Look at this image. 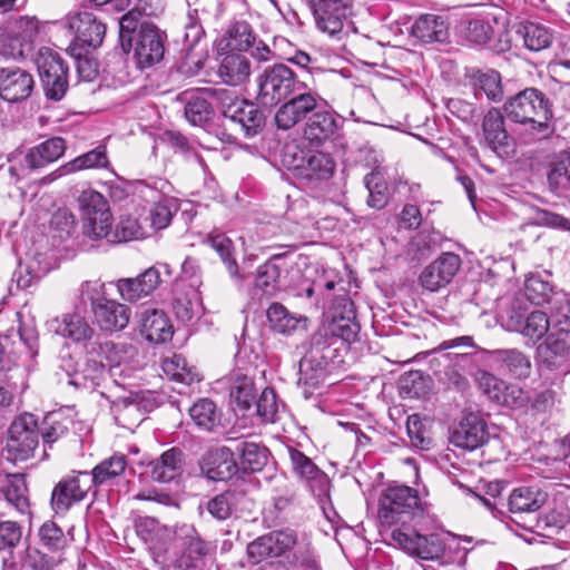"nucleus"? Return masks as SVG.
Returning <instances> with one entry per match:
<instances>
[{
	"label": "nucleus",
	"instance_id": "9",
	"mask_svg": "<svg viewBox=\"0 0 570 570\" xmlns=\"http://www.w3.org/2000/svg\"><path fill=\"white\" fill-rule=\"evenodd\" d=\"M166 35L151 22H141L132 42L134 57L141 69L160 62L165 55Z\"/></svg>",
	"mask_w": 570,
	"mask_h": 570
},
{
	"label": "nucleus",
	"instance_id": "2",
	"mask_svg": "<svg viewBox=\"0 0 570 570\" xmlns=\"http://www.w3.org/2000/svg\"><path fill=\"white\" fill-rule=\"evenodd\" d=\"M537 333H570V295L548 281H537Z\"/></svg>",
	"mask_w": 570,
	"mask_h": 570
},
{
	"label": "nucleus",
	"instance_id": "38",
	"mask_svg": "<svg viewBox=\"0 0 570 570\" xmlns=\"http://www.w3.org/2000/svg\"><path fill=\"white\" fill-rule=\"evenodd\" d=\"M271 328L279 334L291 335L297 330L306 327V317L296 316L281 303H272L266 311Z\"/></svg>",
	"mask_w": 570,
	"mask_h": 570
},
{
	"label": "nucleus",
	"instance_id": "47",
	"mask_svg": "<svg viewBox=\"0 0 570 570\" xmlns=\"http://www.w3.org/2000/svg\"><path fill=\"white\" fill-rule=\"evenodd\" d=\"M255 38L249 23L237 21L227 31V47L232 50L246 51L255 45Z\"/></svg>",
	"mask_w": 570,
	"mask_h": 570
},
{
	"label": "nucleus",
	"instance_id": "39",
	"mask_svg": "<svg viewBox=\"0 0 570 570\" xmlns=\"http://www.w3.org/2000/svg\"><path fill=\"white\" fill-rule=\"evenodd\" d=\"M412 35L422 42H442L448 38V24L443 17L422 14L412 26Z\"/></svg>",
	"mask_w": 570,
	"mask_h": 570
},
{
	"label": "nucleus",
	"instance_id": "33",
	"mask_svg": "<svg viewBox=\"0 0 570 570\" xmlns=\"http://www.w3.org/2000/svg\"><path fill=\"white\" fill-rule=\"evenodd\" d=\"M0 499H3L19 513H29L30 502L24 475L20 473L7 474L4 480L0 482Z\"/></svg>",
	"mask_w": 570,
	"mask_h": 570
},
{
	"label": "nucleus",
	"instance_id": "21",
	"mask_svg": "<svg viewBox=\"0 0 570 570\" xmlns=\"http://www.w3.org/2000/svg\"><path fill=\"white\" fill-rule=\"evenodd\" d=\"M482 129L489 148L500 157L512 151L511 139L504 128V118L497 108H491L483 118Z\"/></svg>",
	"mask_w": 570,
	"mask_h": 570
},
{
	"label": "nucleus",
	"instance_id": "35",
	"mask_svg": "<svg viewBox=\"0 0 570 570\" xmlns=\"http://www.w3.org/2000/svg\"><path fill=\"white\" fill-rule=\"evenodd\" d=\"M50 330L75 342L86 343L94 336V328L79 315L65 314L49 322Z\"/></svg>",
	"mask_w": 570,
	"mask_h": 570
},
{
	"label": "nucleus",
	"instance_id": "30",
	"mask_svg": "<svg viewBox=\"0 0 570 570\" xmlns=\"http://www.w3.org/2000/svg\"><path fill=\"white\" fill-rule=\"evenodd\" d=\"M92 314L100 328L108 332L124 330L130 320L128 306L108 298L97 304Z\"/></svg>",
	"mask_w": 570,
	"mask_h": 570
},
{
	"label": "nucleus",
	"instance_id": "63",
	"mask_svg": "<svg viewBox=\"0 0 570 570\" xmlns=\"http://www.w3.org/2000/svg\"><path fill=\"white\" fill-rule=\"evenodd\" d=\"M288 455L293 471L304 481L321 470L308 456L295 448H288Z\"/></svg>",
	"mask_w": 570,
	"mask_h": 570
},
{
	"label": "nucleus",
	"instance_id": "6",
	"mask_svg": "<svg viewBox=\"0 0 570 570\" xmlns=\"http://www.w3.org/2000/svg\"><path fill=\"white\" fill-rule=\"evenodd\" d=\"M81 216L85 219V233L91 238L109 237L112 215L107 199L98 191L83 190L78 198Z\"/></svg>",
	"mask_w": 570,
	"mask_h": 570
},
{
	"label": "nucleus",
	"instance_id": "62",
	"mask_svg": "<svg viewBox=\"0 0 570 570\" xmlns=\"http://www.w3.org/2000/svg\"><path fill=\"white\" fill-rule=\"evenodd\" d=\"M42 273L39 269L38 262L31 259L27 263L20 262L13 274V279L17 283L18 288L26 289L30 287L35 282L39 281Z\"/></svg>",
	"mask_w": 570,
	"mask_h": 570
},
{
	"label": "nucleus",
	"instance_id": "64",
	"mask_svg": "<svg viewBox=\"0 0 570 570\" xmlns=\"http://www.w3.org/2000/svg\"><path fill=\"white\" fill-rule=\"evenodd\" d=\"M76 227L73 215L66 208L58 209L50 219V228L60 239L69 237Z\"/></svg>",
	"mask_w": 570,
	"mask_h": 570
},
{
	"label": "nucleus",
	"instance_id": "22",
	"mask_svg": "<svg viewBox=\"0 0 570 570\" xmlns=\"http://www.w3.org/2000/svg\"><path fill=\"white\" fill-rule=\"evenodd\" d=\"M67 149L66 140L51 137L27 149L23 164L29 170H39L61 158Z\"/></svg>",
	"mask_w": 570,
	"mask_h": 570
},
{
	"label": "nucleus",
	"instance_id": "26",
	"mask_svg": "<svg viewBox=\"0 0 570 570\" xmlns=\"http://www.w3.org/2000/svg\"><path fill=\"white\" fill-rule=\"evenodd\" d=\"M140 333L150 343L161 344L171 340L174 330L164 311L150 308L140 315Z\"/></svg>",
	"mask_w": 570,
	"mask_h": 570
},
{
	"label": "nucleus",
	"instance_id": "17",
	"mask_svg": "<svg viewBox=\"0 0 570 570\" xmlns=\"http://www.w3.org/2000/svg\"><path fill=\"white\" fill-rule=\"evenodd\" d=\"M69 27L75 31V40L70 46H77V49L86 52L100 47L106 35V24L90 12H80L72 17Z\"/></svg>",
	"mask_w": 570,
	"mask_h": 570
},
{
	"label": "nucleus",
	"instance_id": "44",
	"mask_svg": "<svg viewBox=\"0 0 570 570\" xmlns=\"http://www.w3.org/2000/svg\"><path fill=\"white\" fill-rule=\"evenodd\" d=\"M195 425L204 431H213L220 423V413L209 399H199L189 409Z\"/></svg>",
	"mask_w": 570,
	"mask_h": 570
},
{
	"label": "nucleus",
	"instance_id": "11",
	"mask_svg": "<svg viewBox=\"0 0 570 570\" xmlns=\"http://www.w3.org/2000/svg\"><path fill=\"white\" fill-rule=\"evenodd\" d=\"M291 263L285 254L273 255L255 273L254 288L266 296H274L287 286Z\"/></svg>",
	"mask_w": 570,
	"mask_h": 570
},
{
	"label": "nucleus",
	"instance_id": "27",
	"mask_svg": "<svg viewBox=\"0 0 570 570\" xmlns=\"http://www.w3.org/2000/svg\"><path fill=\"white\" fill-rule=\"evenodd\" d=\"M306 119L303 135L314 146L323 145L337 129L335 117L327 110H318V107Z\"/></svg>",
	"mask_w": 570,
	"mask_h": 570
},
{
	"label": "nucleus",
	"instance_id": "49",
	"mask_svg": "<svg viewBox=\"0 0 570 570\" xmlns=\"http://www.w3.org/2000/svg\"><path fill=\"white\" fill-rule=\"evenodd\" d=\"M509 42L515 49L534 50V23L528 20L515 22L509 30Z\"/></svg>",
	"mask_w": 570,
	"mask_h": 570
},
{
	"label": "nucleus",
	"instance_id": "18",
	"mask_svg": "<svg viewBox=\"0 0 570 570\" xmlns=\"http://www.w3.org/2000/svg\"><path fill=\"white\" fill-rule=\"evenodd\" d=\"M308 6L313 10L318 29L332 36L342 31L350 14V7L343 0H315Z\"/></svg>",
	"mask_w": 570,
	"mask_h": 570
},
{
	"label": "nucleus",
	"instance_id": "16",
	"mask_svg": "<svg viewBox=\"0 0 570 570\" xmlns=\"http://www.w3.org/2000/svg\"><path fill=\"white\" fill-rule=\"evenodd\" d=\"M237 470L234 445L210 449L200 461V471L210 481H227Z\"/></svg>",
	"mask_w": 570,
	"mask_h": 570
},
{
	"label": "nucleus",
	"instance_id": "10",
	"mask_svg": "<svg viewBox=\"0 0 570 570\" xmlns=\"http://www.w3.org/2000/svg\"><path fill=\"white\" fill-rule=\"evenodd\" d=\"M254 501L243 487L230 488L215 497L200 502V513L206 510L209 515L218 521L227 520L235 512H250Z\"/></svg>",
	"mask_w": 570,
	"mask_h": 570
},
{
	"label": "nucleus",
	"instance_id": "53",
	"mask_svg": "<svg viewBox=\"0 0 570 570\" xmlns=\"http://www.w3.org/2000/svg\"><path fill=\"white\" fill-rule=\"evenodd\" d=\"M501 503L508 505L509 511L512 514H517L522 518V511H533L534 491L531 487L515 488L511 492L509 501H501Z\"/></svg>",
	"mask_w": 570,
	"mask_h": 570
},
{
	"label": "nucleus",
	"instance_id": "46",
	"mask_svg": "<svg viewBox=\"0 0 570 570\" xmlns=\"http://www.w3.org/2000/svg\"><path fill=\"white\" fill-rule=\"evenodd\" d=\"M140 18V10L134 8L129 9L118 20L120 47L125 53H128L132 48L134 39L136 38L137 31L141 24L139 23Z\"/></svg>",
	"mask_w": 570,
	"mask_h": 570
},
{
	"label": "nucleus",
	"instance_id": "24",
	"mask_svg": "<svg viewBox=\"0 0 570 570\" xmlns=\"http://www.w3.org/2000/svg\"><path fill=\"white\" fill-rule=\"evenodd\" d=\"M488 439L484 421L475 413L466 414L453 431L452 442L462 449L474 450Z\"/></svg>",
	"mask_w": 570,
	"mask_h": 570
},
{
	"label": "nucleus",
	"instance_id": "29",
	"mask_svg": "<svg viewBox=\"0 0 570 570\" xmlns=\"http://www.w3.org/2000/svg\"><path fill=\"white\" fill-rule=\"evenodd\" d=\"M210 89L187 90L180 95L185 102V117L194 126H204L213 116Z\"/></svg>",
	"mask_w": 570,
	"mask_h": 570
},
{
	"label": "nucleus",
	"instance_id": "19",
	"mask_svg": "<svg viewBox=\"0 0 570 570\" xmlns=\"http://www.w3.org/2000/svg\"><path fill=\"white\" fill-rule=\"evenodd\" d=\"M32 76L19 68L0 69V97L9 102L27 99L33 89Z\"/></svg>",
	"mask_w": 570,
	"mask_h": 570
},
{
	"label": "nucleus",
	"instance_id": "57",
	"mask_svg": "<svg viewBox=\"0 0 570 570\" xmlns=\"http://www.w3.org/2000/svg\"><path fill=\"white\" fill-rule=\"evenodd\" d=\"M39 538L41 543L51 551L62 550L67 546L63 531L52 521H47L40 527Z\"/></svg>",
	"mask_w": 570,
	"mask_h": 570
},
{
	"label": "nucleus",
	"instance_id": "36",
	"mask_svg": "<svg viewBox=\"0 0 570 570\" xmlns=\"http://www.w3.org/2000/svg\"><path fill=\"white\" fill-rule=\"evenodd\" d=\"M250 75L249 59L236 52L225 55L219 63L218 76L228 86L244 83Z\"/></svg>",
	"mask_w": 570,
	"mask_h": 570
},
{
	"label": "nucleus",
	"instance_id": "13",
	"mask_svg": "<svg viewBox=\"0 0 570 570\" xmlns=\"http://www.w3.org/2000/svg\"><path fill=\"white\" fill-rule=\"evenodd\" d=\"M360 324L356 321L354 303L347 297L343 296L337 299L332 311V321L324 337L327 334L338 337L342 341L351 344L355 342L360 334Z\"/></svg>",
	"mask_w": 570,
	"mask_h": 570
},
{
	"label": "nucleus",
	"instance_id": "52",
	"mask_svg": "<svg viewBox=\"0 0 570 570\" xmlns=\"http://www.w3.org/2000/svg\"><path fill=\"white\" fill-rule=\"evenodd\" d=\"M254 404H256V413L263 422L273 423L277 420L279 403L274 389L265 387Z\"/></svg>",
	"mask_w": 570,
	"mask_h": 570
},
{
	"label": "nucleus",
	"instance_id": "58",
	"mask_svg": "<svg viewBox=\"0 0 570 570\" xmlns=\"http://www.w3.org/2000/svg\"><path fill=\"white\" fill-rule=\"evenodd\" d=\"M248 557L253 562L258 563L265 558L278 557L281 549L275 547L271 533L259 537L247 547Z\"/></svg>",
	"mask_w": 570,
	"mask_h": 570
},
{
	"label": "nucleus",
	"instance_id": "34",
	"mask_svg": "<svg viewBox=\"0 0 570 570\" xmlns=\"http://www.w3.org/2000/svg\"><path fill=\"white\" fill-rule=\"evenodd\" d=\"M235 453L239 455V468L244 472H258L264 469L268 462V450L264 445L247 441L232 440Z\"/></svg>",
	"mask_w": 570,
	"mask_h": 570
},
{
	"label": "nucleus",
	"instance_id": "41",
	"mask_svg": "<svg viewBox=\"0 0 570 570\" xmlns=\"http://www.w3.org/2000/svg\"><path fill=\"white\" fill-rule=\"evenodd\" d=\"M235 111V116H230L228 120L238 125L246 137H253L263 129L265 115L255 104L244 100V106H238Z\"/></svg>",
	"mask_w": 570,
	"mask_h": 570
},
{
	"label": "nucleus",
	"instance_id": "40",
	"mask_svg": "<svg viewBox=\"0 0 570 570\" xmlns=\"http://www.w3.org/2000/svg\"><path fill=\"white\" fill-rule=\"evenodd\" d=\"M229 396L232 404L245 412L252 407L257 397L254 380L245 374H235L230 379Z\"/></svg>",
	"mask_w": 570,
	"mask_h": 570
},
{
	"label": "nucleus",
	"instance_id": "28",
	"mask_svg": "<svg viewBox=\"0 0 570 570\" xmlns=\"http://www.w3.org/2000/svg\"><path fill=\"white\" fill-rule=\"evenodd\" d=\"M219 256L232 281L242 286L245 275L239 271L235 258V247L233 240L224 233L214 230L209 233L205 240Z\"/></svg>",
	"mask_w": 570,
	"mask_h": 570
},
{
	"label": "nucleus",
	"instance_id": "5",
	"mask_svg": "<svg viewBox=\"0 0 570 570\" xmlns=\"http://www.w3.org/2000/svg\"><path fill=\"white\" fill-rule=\"evenodd\" d=\"M283 163L297 176L309 181H322L331 178L335 170V161L330 154L323 151H298L296 146H287Z\"/></svg>",
	"mask_w": 570,
	"mask_h": 570
},
{
	"label": "nucleus",
	"instance_id": "45",
	"mask_svg": "<svg viewBox=\"0 0 570 570\" xmlns=\"http://www.w3.org/2000/svg\"><path fill=\"white\" fill-rule=\"evenodd\" d=\"M194 532V527L188 524H183L175 529H171L167 525L159 524L156 529L150 533L148 539H145L144 542L149 546L150 549L155 550L157 553H163L166 551V546L176 541L177 535H188Z\"/></svg>",
	"mask_w": 570,
	"mask_h": 570
},
{
	"label": "nucleus",
	"instance_id": "4",
	"mask_svg": "<svg viewBox=\"0 0 570 570\" xmlns=\"http://www.w3.org/2000/svg\"><path fill=\"white\" fill-rule=\"evenodd\" d=\"M41 87L47 99L60 101L69 88V68L60 55L41 48L36 60Z\"/></svg>",
	"mask_w": 570,
	"mask_h": 570
},
{
	"label": "nucleus",
	"instance_id": "23",
	"mask_svg": "<svg viewBox=\"0 0 570 570\" xmlns=\"http://www.w3.org/2000/svg\"><path fill=\"white\" fill-rule=\"evenodd\" d=\"M568 352L569 347L563 338H558L554 334H548L546 341L537 346V361L540 363V371L547 368L568 373Z\"/></svg>",
	"mask_w": 570,
	"mask_h": 570
},
{
	"label": "nucleus",
	"instance_id": "25",
	"mask_svg": "<svg viewBox=\"0 0 570 570\" xmlns=\"http://www.w3.org/2000/svg\"><path fill=\"white\" fill-rule=\"evenodd\" d=\"M464 76L473 87L476 98L483 92L491 101L498 102L503 98L501 75L494 69L465 68Z\"/></svg>",
	"mask_w": 570,
	"mask_h": 570
},
{
	"label": "nucleus",
	"instance_id": "48",
	"mask_svg": "<svg viewBox=\"0 0 570 570\" xmlns=\"http://www.w3.org/2000/svg\"><path fill=\"white\" fill-rule=\"evenodd\" d=\"M33 50V46L28 45L23 39L13 33H0V55L6 58L23 59Z\"/></svg>",
	"mask_w": 570,
	"mask_h": 570
},
{
	"label": "nucleus",
	"instance_id": "59",
	"mask_svg": "<svg viewBox=\"0 0 570 570\" xmlns=\"http://www.w3.org/2000/svg\"><path fill=\"white\" fill-rule=\"evenodd\" d=\"M307 487L317 499L322 509L326 510V504L330 503V490L331 480L325 472L320 470L317 473H313L305 480Z\"/></svg>",
	"mask_w": 570,
	"mask_h": 570
},
{
	"label": "nucleus",
	"instance_id": "60",
	"mask_svg": "<svg viewBox=\"0 0 570 570\" xmlns=\"http://www.w3.org/2000/svg\"><path fill=\"white\" fill-rule=\"evenodd\" d=\"M307 487L317 499L322 509L326 510V504L330 503V490L331 480L325 472L320 470L317 473H313L305 480Z\"/></svg>",
	"mask_w": 570,
	"mask_h": 570
},
{
	"label": "nucleus",
	"instance_id": "3",
	"mask_svg": "<svg viewBox=\"0 0 570 570\" xmlns=\"http://www.w3.org/2000/svg\"><path fill=\"white\" fill-rule=\"evenodd\" d=\"M379 505V520L389 528L397 523L404 528L422 519L425 511L417 491L406 485L389 487L382 493Z\"/></svg>",
	"mask_w": 570,
	"mask_h": 570
},
{
	"label": "nucleus",
	"instance_id": "15",
	"mask_svg": "<svg viewBox=\"0 0 570 570\" xmlns=\"http://www.w3.org/2000/svg\"><path fill=\"white\" fill-rule=\"evenodd\" d=\"M90 489L89 472L63 479L57 483L51 493V507L57 514H65L72 504L85 499Z\"/></svg>",
	"mask_w": 570,
	"mask_h": 570
},
{
	"label": "nucleus",
	"instance_id": "1",
	"mask_svg": "<svg viewBox=\"0 0 570 570\" xmlns=\"http://www.w3.org/2000/svg\"><path fill=\"white\" fill-rule=\"evenodd\" d=\"M258 86L257 101L264 107L283 105L275 114L277 128L287 130L305 120L314 111L322 98L317 92L308 90L304 81L284 63L266 67L256 77Z\"/></svg>",
	"mask_w": 570,
	"mask_h": 570
},
{
	"label": "nucleus",
	"instance_id": "8",
	"mask_svg": "<svg viewBox=\"0 0 570 570\" xmlns=\"http://www.w3.org/2000/svg\"><path fill=\"white\" fill-rule=\"evenodd\" d=\"M391 539L404 552L422 560H438L445 551L444 542L439 534L425 535L407 527L393 530Z\"/></svg>",
	"mask_w": 570,
	"mask_h": 570
},
{
	"label": "nucleus",
	"instance_id": "50",
	"mask_svg": "<svg viewBox=\"0 0 570 570\" xmlns=\"http://www.w3.org/2000/svg\"><path fill=\"white\" fill-rule=\"evenodd\" d=\"M364 184L368 190L367 205L375 209H382L387 204V187L382 176L372 171L364 177Z\"/></svg>",
	"mask_w": 570,
	"mask_h": 570
},
{
	"label": "nucleus",
	"instance_id": "61",
	"mask_svg": "<svg viewBox=\"0 0 570 570\" xmlns=\"http://www.w3.org/2000/svg\"><path fill=\"white\" fill-rule=\"evenodd\" d=\"M209 97L216 99L218 109L226 119L230 116H235V109H237L238 106H244V99H240L235 92L227 89H210Z\"/></svg>",
	"mask_w": 570,
	"mask_h": 570
},
{
	"label": "nucleus",
	"instance_id": "12",
	"mask_svg": "<svg viewBox=\"0 0 570 570\" xmlns=\"http://www.w3.org/2000/svg\"><path fill=\"white\" fill-rule=\"evenodd\" d=\"M461 267L459 255L446 252L429 264L420 275V284L430 292H436L446 286Z\"/></svg>",
	"mask_w": 570,
	"mask_h": 570
},
{
	"label": "nucleus",
	"instance_id": "55",
	"mask_svg": "<svg viewBox=\"0 0 570 570\" xmlns=\"http://www.w3.org/2000/svg\"><path fill=\"white\" fill-rule=\"evenodd\" d=\"M537 100L539 102L537 106V117L541 116L542 118V120L537 119V136L548 138L554 131L552 102L538 90Z\"/></svg>",
	"mask_w": 570,
	"mask_h": 570
},
{
	"label": "nucleus",
	"instance_id": "31",
	"mask_svg": "<svg viewBox=\"0 0 570 570\" xmlns=\"http://www.w3.org/2000/svg\"><path fill=\"white\" fill-rule=\"evenodd\" d=\"M534 316V306L532 299L527 294L515 296L507 320L509 331L519 332L532 340L534 326L532 320Z\"/></svg>",
	"mask_w": 570,
	"mask_h": 570
},
{
	"label": "nucleus",
	"instance_id": "32",
	"mask_svg": "<svg viewBox=\"0 0 570 570\" xmlns=\"http://www.w3.org/2000/svg\"><path fill=\"white\" fill-rule=\"evenodd\" d=\"M127 468L125 454H114L102 460L89 473L90 487H112L122 479Z\"/></svg>",
	"mask_w": 570,
	"mask_h": 570
},
{
	"label": "nucleus",
	"instance_id": "56",
	"mask_svg": "<svg viewBox=\"0 0 570 570\" xmlns=\"http://www.w3.org/2000/svg\"><path fill=\"white\" fill-rule=\"evenodd\" d=\"M550 189L561 194L570 189V157L556 163L548 173Z\"/></svg>",
	"mask_w": 570,
	"mask_h": 570
},
{
	"label": "nucleus",
	"instance_id": "42",
	"mask_svg": "<svg viewBox=\"0 0 570 570\" xmlns=\"http://www.w3.org/2000/svg\"><path fill=\"white\" fill-rule=\"evenodd\" d=\"M198 12V8L188 11L187 22L185 24V33L183 37V50L186 52V57H189L197 49H199V51L196 52V56H198L200 59L205 52V47L202 46L205 31L199 22Z\"/></svg>",
	"mask_w": 570,
	"mask_h": 570
},
{
	"label": "nucleus",
	"instance_id": "54",
	"mask_svg": "<svg viewBox=\"0 0 570 570\" xmlns=\"http://www.w3.org/2000/svg\"><path fill=\"white\" fill-rule=\"evenodd\" d=\"M428 391L426 379L420 371H411L400 379V392L404 397L419 399Z\"/></svg>",
	"mask_w": 570,
	"mask_h": 570
},
{
	"label": "nucleus",
	"instance_id": "51",
	"mask_svg": "<svg viewBox=\"0 0 570 570\" xmlns=\"http://www.w3.org/2000/svg\"><path fill=\"white\" fill-rule=\"evenodd\" d=\"M69 163L71 170L77 173L83 169L105 168L108 166L109 160L107 157L106 147L100 145L97 148L76 157Z\"/></svg>",
	"mask_w": 570,
	"mask_h": 570
},
{
	"label": "nucleus",
	"instance_id": "7",
	"mask_svg": "<svg viewBox=\"0 0 570 570\" xmlns=\"http://www.w3.org/2000/svg\"><path fill=\"white\" fill-rule=\"evenodd\" d=\"M39 443L38 422L33 414L23 413L9 428L7 452L10 461H26L32 456Z\"/></svg>",
	"mask_w": 570,
	"mask_h": 570
},
{
	"label": "nucleus",
	"instance_id": "14",
	"mask_svg": "<svg viewBox=\"0 0 570 570\" xmlns=\"http://www.w3.org/2000/svg\"><path fill=\"white\" fill-rule=\"evenodd\" d=\"M325 346L324 336L317 333L312 337V347L299 362L298 383L317 386L324 379L328 356L324 354Z\"/></svg>",
	"mask_w": 570,
	"mask_h": 570
},
{
	"label": "nucleus",
	"instance_id": "37",
	"mask_svg": "<svg viewBox=\"0 0 570 570\" xmlns=\"http://www.w3.org/2000/svg\"><path fill=\"white\" fill-rule=\"evenodd\" d=\"M508 117L520 125L534 129V88H527L504 106Z\"/></svg>",
	"mask_w": 570,
	"mask_h": 570
},
{
	"label": "nucleus",
	"instance_id": "20",
	"mask_svg": "<svg viewBox=\"0 0 570 570\" xmlns=\"http://www.w3.org/2000/svg\"><path fill=\"white\" fill-rule=\"evenodd\" d=\"M185 455L178 448H171L147 464L149 476L160 483H167L181 476Z\"/></svg>",
	"mask_w": 570,
	"mask_h": 570
},
{
	"label": "nucleus",
	"instance_id": "43",
	"mask_svg": "<svg viewBox=\"0 0 570 570\" xmlns=\"http://www.w3.org/2000/svg\"><path fill=\"white\" fill-rule=\"evenodd\" d=\"M164 373L171 380L191 385L195 382H200L199 373L195 367L189 366L186 358L180 354H174L171 357H166L161 364Z\"/></svg>",
	"mask_w": 570,
	"mask_h": 570
}]
</instances>
